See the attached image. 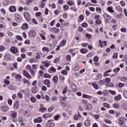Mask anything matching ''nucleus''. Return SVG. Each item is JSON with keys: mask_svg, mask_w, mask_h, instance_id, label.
<instances>
[{"mask_svg": "<svg viewBox=\"0 0 127 127\" xmlns=\"http://www.w3.org/2000/svg\"><path fill=\"white\" fill-rule=\"evenodd\" d=\"M4 83L6 85H9L10 84V81H9V80H8L7 79H5Z\"/></svg>", "mask_w": 127, "mask_h": 127, "instance_id": "49", "label": "nucleus"}, {"mask_svg": "<svg viewBox=\"0 0 127 127\" xmlns=\"http://www.w3.org/2000/svg\"><path fill=\"white\" fill-rule=\"evenodd\" d=\"M103 95H104V96H108V95H109V91H108V90H104L103 92Z\"/></svg>", "mask_w": 127, "mask_h": 127, "instance_id": "31", "label": "nucleus"}, {"mask_svg": "<svg viewBox=\"0 0 127 127\" xmlns=\"http://www.w3.org/2000/svg\"><path fill=\"white\" fill-rule=\"evenodd\" d=\"M29 62H30V63H36V62H37V60H36L35 58H33L30 59Z\"/></svg>", "mask_w": 127, "mask_h": 127, "instance_id": "22", "label": "nucleus"}, {"mask_svg": "<svg viewBox=\"0 0 127 127\" xmlns=\"http://www.w3.org/2000/svg\"><path fill=\"white\" fill-rule=\"evenodd\" d=\"M42 119L41 118H38V119H35L34 120V123L37 124V123H42Z\"/></svg>", "mask_w": 127, "mask_h": 127, "instance_id": "20", "label": "nucleus"}, {"mask_svg": "<svg viewBox=\"0 0 127 127\" xmlns=\"http://www.w3.org/2000/svg\"><path fill=\"white\" fill-rule=\"evenodd\" d=\"M52 117V115L51 114H45L43 115V118L44 119H48V118H51Z\"/></svg>", "mask_w": 127, "mask_h": 127, "instance_id": "9", "label": "nucleus"}, {"mask_svg": "<svg viewBox=\"0 0 127 127\" xmlns=\"http://www.w3.org/2000/svg\"><path fill=\"white\" fill-rule=\"evenodd\" d=\"M82 27H88V24L87 23H83L82 24Z\"/></svg>", "mask_w": 127, "mask_h": 127, "instance_id": "61", "label": "nucleus"}, {"mask_svg": "<svg viewBox=\"0 0 127 127\" xmlns=\"http://www.w3.org/2000/svg\"><path fill=\"white\" fill-rule=\"evenodd\" d=\"M25 115L26 117H29V116H30V111L28 110L26 111L25 112Z\"/></svg>", "mask_w": 127, "mask_h": 127, "instance_id": "30", "label": "nucleus"}, {"mask_svg": "<svg viewBox=\"0 0 127 127\" xmlns=\"http://www.w3.org/2000/svg\"><path fill=\"white\" fill-rule=\"evenodd\" d=\"M14 16L16 20L18 22L21 20V16H20L17 13L14 14Z\"/></svg>", "mask_w": 127, "mask_h": 127, "instance_id": "5", "label": "nucleus"}, {"mask_svg": "<svg viewBox=\"0 0 127 127\" xmlns=\"http://www.w3.org/2000/svg\"><path fill=\"white\" fill-rule=\"evenodd\" d=\"M92 105L90 104H87L85 105V109L88 110V111L92 110Z\"/></svg>", "mask_w": 127, "mask_h": 127, "instance_id": "17", "label": "nucleus"}, {"mask_svg": "<svg viewBox=\"0 0 127 127\" xmlns=\"http://www.w3.org/2000/svg\"><path fill=\"white\" fill-rule=\"evenodd\" d=\"M123 95L125 98H126V99H127V91H124L123 93Z\"/></svg>", "mask_w": 127, "mask_h": 127, "instance_id": "64", "label": "nucleus"}, {"mask_svg": "<svg viewBox=\"0 0 127 127\" xmlns=\"http://www.w3.org/2000/svg\"><path fill=\"white\" fill-rule=\"evenodd\" d=\"M103 77V75L102 74L98 73L97 74L96 79V80H100V79H102V77Z\"/></svg>", "mask_w": 127, "mask_h": 127, "instance_id": "24", "label": "nucleus"}, {"mask_svg": "<svg viewBox=\"0 0 127 127\" xmlns=\"http://www.w3.org/2000/svg\"><path fill=\"white\" fill-rule=\"evenodd\" d=\"M120 70H121V69L120 68V67H118L114 69V73H118V72H119V71H120Z\"/></svg>", "mask_w": 127, "mask_h": 127, "instance_id": "43", "label": "nucleus"}, {"mask_svg": "<svg viewBox=\"0 0 127 127\" xmlns=\"http://www.w3.org/2000/svg\"><path fill=\"white\" fill-rule=\"evenodd\" d=\"M8 104L9 106H12V100L11 99H9L8 100Z\"/></svg>", "mask_w": 127, "mask_h": 127, "instance_id": "39", "label": "nucleus"}, {"mask_svg": "<svg viewBox=\"0 0 127 127\" xmlns=\"http://www.w3.org/2000/svg\"><path fill=\"white\" fill-rule=\"evenodd\" d=\"M31 21L33 22V23H34V24H38V22H37V20H36V19L32 18L31 19Z\"/></svg>", "mask_w": 127, "mask_h": 127, "instance_id": "34", "label": "nucleus"}, {"mask_svg": "<svg viewBox=\"0 0 127 127\" xmlns=\"http://www.w3.org/2000/svg\"><path fill=\"white\" fill-rule=\"evenodd\" d=\"M19 123H23V117L22 116L19 117Z\"/></svg>", "mask_w": 127, "mask_h": 127, "instance_id": "41", "label": "nucleus"}, {"mask_svg": "<svg viewBox=\"0 0 127 127\" xmlns=\"http://www.w3.org/2000/svg\"><path fill=\"white\" fill-rule=\"evenodd\" d=\"M23 74L24 75V76H25L27 78H29V79H30V78H31V76H30V74H29V73H28L25 70L23 71Z\"/></svg>", "mask_w": 127, "mask_h": 127, "instance_id": "19", "label": "nucleus"}, {"mask_svg": "<svg viewBox=\"0 0 127 127\" xmlns=\"http://www.w3.org/2000/svg\"><path fill=\"white\" fill-rule=\"evenodd\" d=\"M10 50L12 53H14L15 54H16V53H17V52L18 51V50H17V49L14 47H11Z\"/></svg>", "mask_w": 127, "mask_h": 127, "instance_id": "7", "label": "nucleus"}, {"mask_svg": "<svg viewBox=\"0 0 127 127\" xmlns=\"http://www.w3.org/2000/svg\"><path fill=\"white\" fill-rule=\"evenodd\" d=\"M29 34L30 37H35L36 36V33L34 31H31Z\"/></svg>", "mask_w": 127, "mask_h": 127, "instance_id": "10", "label": "nucleus"}, {"mask_svg": "<svg viewBox=\"0 0 127 127\" xmlns=\"http://www.w3.org/2000/svg\"><path fill=\"white\" fill-rule=\"evenodd\" d=\"M115 101L119 102L122 100V95L121 94H118L117 96L114 97Z\"/></svg>", "mask_w": 127, "mask_h": 127, "instance_id": "8", "label": "nucleus"}, {"mask_svg": "<svg viewBox=\"0 0 127 127\" xmlns=\"http://www.w3.org/2000/svg\"><path fill=\"white\" fill-rule=\"evenodd\" d=\"M0 109L2 112H8L9 111V108L6 106H1Z\"/></svg>", "mask_w": 127, "mask_h": 127, "instance_id": "3", "label": "nucleus"}, {"mask_svg": "<svg viewBox=\"0 0 127 127\" xmlns=\"http://www.w3.org/2000/svg\"><path fill=\"white\" fill-rule=\"evenodd\" d=\"M84 126L85 127H90L91 126V121L87 120L84 122Z\"/></svg>", "mask_w": 127, "mask_h": 127, "instance_id": "11", "label": "nucleus"}, {"mask_svg": "<svg viewBox=\"0 0 127 127\" xmlns=\"http://www.w3.org/2000/svg\"><path fill=\"white\" fill-rule=\"evenodd\" d=\"M99 43L100 45L101 48H103V46H107V41H102L100 40Z\"/></svg>", "mask_w": 127, "mask_h": 127, "instance_id": "6", "label": "nucleus"}, {"mask_svg": "<svg viewBox=\"0 0 127 127\" xmlns=\"http://www.w3.org/2000/svg\"><path fill=\"white\" fill-rule=\"evenodd\" d=\"M64 9L65 10H68V9H69V6H68V5H64Z\"/></svg>", "mask_w": 127, "mask_h": 127, "instance_id": "55", "label": "nucleus"}, {"mask_svg": "<svg viewBox=\"0 0 127 127\" xmlns=\"http://www.w3.org/2000/svg\"><path fill=\"white\" fill-rule=\"evenodd\" d=\"M107 10L109 11V12H110V13H114L115 12V10H114V9L112 6L108 7Z\"/></svg>", "mask_w": 127, "mask_h": 127, "instance_id": "15", "label": "nucleus"}, {"mask_svg": "<svg viewBox=\"0 0 127 127\" xmlns=\"http://www.w3.org/2000/svg\"><path fill=\"white\" fill-rule=\"evenodd\" d=\"M9 10L10 12H15L16 11V7L15 6H10L9 7Z\"/></svg>", "mask_w": 127, "mask_h": 127, "instance_id": "4", "label": "nucleus"}, {"mask_svg": "<svg viewBox=\"0 0 127 127\" xmlns=\"http://www.w3.org/2000/svg\"><path fill=\"white\" fill-rule=\"evenodd\" d=\"M65 44H66L65 40H63L61 43L60 44L61 46H62V47H63L65 45Z\"/></svg>", "mask_w": 127, "mask_h": 127, "instance_id": "27", "label": "nucleus"}, {"mask_svg": "<svg viewBox=\"0 0 127 127\" xmlns=\"http://www.w3.org/2000/svg\"><path fill=\"white\" fill-rule=\"evenodd\" d=\"M66 59L67 61H70V60H71V56H70V55H66Z\"/></svg>", "mask_w": 127, "mask_h": 127, "instance_id": "44", "label": "nucleus"}, {"mask_svg": "<svg viewBox=\"0 0 127 127\" xmlns=\"http://www.w3.org/2000/svg\"><path fill=\"white\" fill-rule=\"evenodd\" d=\"M104 81L106 82V83H110V82H111V78H106Z\"/></svg>", "mask_w": 127, "mask_h": 127, "instance_id": "51", "label": "nucleus"}, {"mask_svg": "<svg viewBox=\"0 0 127 127\" xmlns=\"http://www.w3.org/2000/svg\"><path fill=\"white\" fill-rule=\"evenodd\" d=\"M118 25H114L112 26V28L113 29V30H114L115 31H116V30H118Z\"/></svg>", "mask_w": 127, "mask_h": 127, "instance_id": "32", "label": "nucleus"}, {"mask_svg": "<svg viewBox=\"0 0 127 127\" xmlns=\"http://www.w3.org/2000/svg\"><path fill=\"white\" fill-rule=\"evenodd\" d=\"M59 78L60 80H61V81H64V80H65V77H64V75H61Z\"/></svg>", "mask_w": 127, "mask_h": 127, "instance_id": "40", "label": "nucleus"}, {"mask_svg": "<svg viewBox=\"0 0 127 127\" xmlns=\"http://www.w3.org/2000/svg\"><path fill=\"white\" fill-rule=\"evenodd\" d=\"M16 38L17 39H18V40H20L21 41L23 40L22 37H21V36H17Z\"/></svg>", "mask_w": 127, "mask_h": 127, "instance_id": "63", "label": "nucleus"}, {"mask_svg": "<svg viewBox=\"0 0 127 127\" xmlns=\"http://www.w3.org/2000/svg\"><path fill=\"white\" fill-rule=\"evenodd\" d=\"M123 119H124V117H120L118 119V121L119 122V123L121 124V125H123L124 124V122H123V121H122V120H123Z\"/></svg>", "mask_w": 127, "mask_h": 127, "instance_id": "29", "label": "nucleus"}, {"mask_svg": "<svg viewBox=\"0 0 127 127\" xmlns=\"http://www.w3.org/2000/svg\"><path fill=\"white\" fill-rule=\"evenodd\" d=\"M11 117L12 118V119H15V118L17 117V112L15 111H12Z\"/></svg>", "mask_w": 127, "mask_h": 127, "instance_id": "12", "label": "nucleus"}, {"mask_svg": "<svg viewBox=\"0 0 127 127\" xmlns=\"http://www.w3.org/2000/svg\"><path fill=\"white\" fill-rule=\"evenodd\" d=\"M103 106L104 107H105V108H108V109L110 108V105L108 103H104Z\"/></svg>", "mask_w": 127, "mask_h": 127, "instance_id": "57", "label": "nucleus"}, {"mask_svg": "<svg viewBox=\"0 0 127 127\" xmlns=\"http://www.w3.org/2000/svg\"><path fill=\"white\" fill-rule=\"evenodd\" d=\"M45 7V3H44V2H41V7H42V8H44V7Z\"/></svg>", "mask_w": 127, "mask_h": 127, "instance_id": "53", "label": "nucleus"}, {"mask_svg": "<svg viewBox=\"0 0 127 127\" xmlns=\"http://www.w3.org/2000/svg\"><path fill=\"white\" fill-rule=\"evenodd\" d=\"M42 51L43 52H45V51L46 52H49V49H48V48H47L46 47H44L42 49Z\"/></svg>", "mask_w": 127, "mask_h": 127, "instance_id": "26", "label": "nucleus"}, {"mask_svg": "<svg viewBox=\"0 0 127 127\" xmlns=\"http://www.w3.org/2000/svg\"><path fill=\"white\" fill-rule=\"evenodd\" d=\"M99 84H100V85H104V84H105V80H104V79L101 80L99 81Z\"/></svg>", "mask_w": 127, "mask_h": 127, "instance_id": "56", "label": "nucleus"}, {"mask_svg": "<svg viewBox=\"0 0 127 127\" xmlns=\"http://www.w3.org/2000/svg\"><path fill=\"white\" fill-rule=\"evenodd\" d=\"M24 16L27 21H30L31 18H30V15L29 14V13L25 12L24 13Z\"/></svg>", "mask_w": 127, "mask_h": 127, "instance_id": "1", "label": "nucleus"}, {"mask_svg": "<svg viewBox=\"0 0 127 127\" xmlns=\"http://www.w3.org/2000/svg\"><path fill=\"white\" fill-rule=\"evenodd\" d=\"M113 108H114V109H120V104L119 103H114L113 104Z\"/></svg>", "mask_w": 127, "mask_h": 127, "instance_id": "23", "label": "nucleus"}, {"mask_svg": "<svg viewBox=\"0 0 127 127\" xmlns=\"http://www.w3.org/2000/svg\"><path fill=\"white\" fill-rule=\"evenodd\" d=\"M104 20L106 23H109V20H111V16L107 14H104Z\"/></svg>", "mask_w": 127, "mask_h": 127, "instance_id": "2", "label": "nucleus"}, {"mask_svg": "<svg viewBox=\"0 0 127 127\" xmlns=\"http://www.w3.org/2000/svg\"><path fill=\"white\" fill-rule=\"evenodd\" d=\"M5 50V48L3 46H0V51H4Z\"/></svg>", "mask_w": 127, "mask_h": 127, "instance_id": "46", "label": "nucleus"}, {"mask_svg": "<svg viewBox=\"0 0 127 127\" xmlns=\"http://www.w3.org/2000/svg\"><path fill=\"white\" fill-rule=\"evenodd\" d=\"M70 10H73V11H77V8H76V6H71L70 8Z\"/></svg>", "mask_w": 127, "mask_h": 127, "instance_id": "33", "label": "nucleus"}, {"mask_svg": "<svg viewBox=\"0 0 127 127\" xmlns=\"http://www.w3.org/2000/svg\"><path fill=\"white\" fill-rule=\"evenodd\" d=\"M19 108V102L17 101L15 102L14 105V109H18Z\"/></svg>", "mask_w": 127, "mask_h": 127, "instance_id": "18", "label": "nucleus"}, {"mask_svg": "<svg viewBox=\"0 0 127 127\" xmlns=\"http://www.w3.org/2000/svg\"><path fill=\"white\" fill-rule=\"evenodd\" d=\"M111 22H112V23H113L114 24L118 23V21L115 19H113L111 20Z\"/></svg>", "mask_w": 127, "mask_h": 127, "instance_id": "52", "label": "nucleus"}, {"mask_svg": "<svg viewBox=\"0 0 127 127\" xmlns=\"http://www.w3.org/2000/svg\"><path fill=\"white\" fill-rule=\"evenodd\" d=\"M67 93V87H65L63 90V94H66Z\"/></svg>", "mask_w": 127, "mask_h": 127, "instance_id": "60", "label": "nucleus"}, {"mask_svg": "<svg viewBox=\"0 0 127 127\" xmlns=\"http://www.w3.org/2000/svg\"><path fill=\"white\" fill-rule=\"evenodd\" d=\"M53 81L54 83H55L56 84H58V76H57V75L54 76L53 78Z\"/></svg>", "mask_w": 127, "mask_h": 127, "instance_id": "16", "label": "nucleus"}, {"mask_svg": "<svg viewBox=\"0 0 127 127\" xmlns=\"http://www.w3.org/2000/svg\"><path fill=\"white\" fill-rule=\"evenodd\" d=\"M85 36L87 38H89V39H91V38H92V35H91L90 34H86L85 35Z\"/></svg>", "mask_w": 127, "mask_h": 127, "instance_id": "58", "label": "nucleus"}, {"mask_svg": "<svg viewBox=\"0 0 127 127\" xmlns=\"http://www.w3.org/2000/svg\"><path fill=\"white\" fill-rule=\"evenodd\" d=\"M18 97H19V98H20V99H22V98H23V95H22V93L19 92L18 93Z\"/></svg>", "mask_w": 127, "mask_h": 127, "instance_id": "42", "label": "nucleus"}, {"mask_svg": "<svg viewBox=\"0 0 127 127\" xmlns=\"http://www.w3.org/2000/svg\"><path fill=\"white\" fill-rule=\"evenodd\" d=\"M13 66L14 69H18V67H17V63H14L13 64Z\"/></svg>", "mask_w": 127, "mask_h": 127, "instance_id": "50", "label": "nucleus"}, {"mask_svg": "<svg viewBox=\"0 0 127 127\" xmlns=\"http://www.w3.org/2000/svg\"><path fill=\"white\" fill-rule=\"evenodd\" d=\"M81 46H82V47H88V46H89V44H88V43H82L81 44Z\"/></svg>", "mask_w": 127, "mask_h": 127, "instance_id": "47", "label": "nucleus"}, {"mask_svg": "<svg viewBox=\"0 0 127 127\" xmlns=\"http://www.w3.org/2000/svg\"><path fill=\"white\" fill-rule=\"evenodd\" d=\"M22 29L23 30H26V29H28V24L27 23H24L22 26Z\"/></svg>", "mask_w": 127, "mask_h": 127, "instance_id": "14", "label": "nucleus"}, {"mask_svg": "<svg viewBox=\"0 0 127 127\" xmlns=\"http://www.w3.org/2000/svg\"><path fill=\"white\" fill-rule=\"evenodd\" d=\"M44 78H49V79H50L51 78L52 76L51 75L48 74V73H45L44 75Z\"/></svg>", "mask_w": 127, "mask_h": 127, "instance_id": "28", "label": "nucleus"}, {"mask_svg": "<svg viewBox=\"0 0 127 127\" xmlns=\"http://www.w3.org/2000/svg\"><path fill=\"white\" fill-rule=\"evenodd\" d=\"M36 55L37 56V59H40V58H41V56H40V55H39V53H38V52L36 53Z\"/></svg>", "mask_w": 127, "mask_h": 127, "instance_id": "54", "label": "nucleus"}, {"mask_svg": "<svg viewBox=\"0 0 127 127\" xmlns=\"http://www.w3.org/2000/svg\"><path fill=\"white\" fill-rule=\"evenodd\" d=\"M92 86L94 88V89H96V90H98V89H99V86L97 83H92Z\"/></svg>", "mask_w": 127, "mask_h": 127, "instance_id": "25", "label": "nucleus"}, {"mask_svg": "<svg viewBox=\"0 0 127 127\" xmlns=\"http://www.w3.org/2000/svg\"><path fill=\"white\" fill-rule=\"evenodd\" d=\"M43 83L44 85H51V81L49 79H45L43 81Z\"/></svg>", "mask_w": 127, "mask_h": 127, "instance_id": "13", "label": "nucleus"}, {"mask_svg": "<svg viewBox=\"0 0 127 127\" xmlns=\"http://www.w3.org/2000/svg\"><path fill=\"white\" fill-rule=\"evenodd\" d=\"M60 118V115H57V116L54 117V119H55V121H58V120H59Z\"/></svg>", "mask_w": 127, "mask_h": 127, "instance_id": "36", "label": "nucleus"}, {"mask_svg": "<svg viewBox=\"0 0 127 127\" xmlns=\"http://www.w3.org/2000/svg\"><path fill=\"white\" fill-rule=\"evenodd\" d=\"M67 4H68V5L71 6V5H74V2L73 1L69 0L67 2Z\"/></svg>", "mask_w": 127, "mask_h": 127, "instance_id": "37", "label": "nucleus"}, {"mask_svg": "<svg viewBox=\"0 0 127 127\" xmlns=\"http://www.w3.org/2000/svg\"><path fill=\"white\" fill-rule=\"evenodd\" d=\"M104 122H105L106 124H111L112 123V121H111V120L108 119H105L104 120Z\"/></svg>", "mask_w": 127, "mask_h": 127, "instance_id": "62", "label": "nucleus"}, {"mask_svg": "<svg viewBox=\"0 0 127 127\" xmlns=\"http://www.w3.org/2000/svg\"><path fill=\"white\" fill-rule=\"evenodd\" d=\"M117 8L118 10H119V11L120 12H122V11H123V9H122V7H121L120 6H117Z\"/></svg>", "mask_w": 127, "mask_h": 127, "instance_id": "59", "label": "nucleus"}, {"mask_svg": "<svg viewBox=\"0 0 127 127\" xmlns=\"http://www.w3.org/2000/svg\"><path fill=\"white\" fill-rule=\"evenodd\" d=\"M54 110V107L51 106L48 109V112H49V113H51V112H52V111H53Z\"/></svg>", "mask_w": 127, "mask_h": 127, "instance_id": "45", "label": "nucleus"}, {"mask_svg": "<svg viewBox=\"0 0 127 127\" xmlns=\"http://www.w3.org/2000/svg\"><path fill=\"white\" fill-rule=\"evenodd\" d=\"M31 101L32 102V103H35L36 102V98H34V97H32L31 98Z\"/></svg>", "mask_w": 127, "mask_h": 127, "instance_id": "48", "label": "nucleus"}, {"mask_svg": "<svg viewBox=\"0 0 127 127\" xmlns=\"http://www.w3.org/2000/svg\"><path fill=\"white\" fill-rule=\"evenodd\" d=\"M122 14H115V17L116 18H118L119 19H121L122 18Z\"/></svg>", "mask_w": 127, "mask_h": 127, "instance_id": "35", "label": "nucleus"}, {"mask_svg": "<svg viewBox=\"0 0 127 127\" xmlns=\"http://www.w3.org/2000/svg\"><path fill=\"white\" fill-rule=\"evenodd\" d=\"M80 52L83 54H86V53L88 52V50H87L86 49H81L80 50Z\"/></svg>", "mask_w": 127, "mask_h": 127, "instance_id": "21", "label": "nucleus"}, {"mask_svg": "<svg viewBox=\"0 0 127 127\" xmlns=\"http://www.w3.org/2000/svg\"><path fill=\"white\" fill-rule=\"evenodd\" d=\"M58 99L57 98V97H53L51 98V101L52 102H56V101H58Z\"/></svg>", "mask_w": 127, "mask_h": 127, "instance_id": "38", "label": "nucleus"}]
</instances>
